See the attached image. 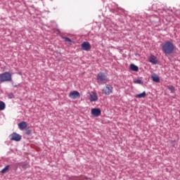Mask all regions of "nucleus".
Instances as JSON below:
<instances>
[{
	"label": "nucleus",
	"mask_w": 180,
	"mask_h": 180,
	"mask_svg": "<svg viewBox=\"0 0 180 180\" xmlns=\"http://www.w3.org/2000/svg\"><path fill=\"white\" fill-rule=\"evenodd\" d=\"M12 82V75L8 72L0 75V83Z\"/></svg>",
	"instance_id": "1"
},
{
	"label": "nucleus",
	"mask_w": 180,
	"mask_h": 180,
	"mask_svg": "<svg viewBox=\"0 0 180 180\" xmlns=\"http://www.w3.org/2000/svg\"><path fill=\"white\" fill-rule=\"evenodd\" d=\"M107 82H108V79L107 78V76L103 72H100L97 75V83L99 85L105 84Z\"/></svg>",
	"instance_id": "2"
},
{
	"label": "nucleus",
	"mask_w": 180,
	"mask_h": 180,
	"mask_svg": "<svg viewBox=\"0 0 180 180\" xmlns=\"http://www.w3.org/2000/svg\"><path fill=\"white\" fill-rule=\"evenodd\" d=\"M9 139L11 141L19 142L22 139V136L18 133L13 132L9 135Z\"/></svg>",
	"instance_id": "3"
},
{
	"label": "nucleus",
	"mask_w": 180,
	"mask_h": 180,
	"mask_svg": "<svg viewBox=\"0 0 180 180\" xmlns=\"http://www.w3.org/2000/svg\"><path fill=\"white\" fill-rule=\"evenodd\" d=\"M112 86L110 84H106L105 86L103 89V94L109 96L112 93Z\"/></svg>",
	"instance_id": "4"
},
{
	"label": "nucleus",
	"mask_w": 180,
	"mask_h": 180,
	"mask_svg": "<svg viewBox=\"0 0 180 180\" xmlns=\"http://www.w3.org/2000/svg\"><path fill=\"white\" fill-rule=\"evenodd\" d=\"M174 50V46H163L162 51L165 54H171L172 51Z\"/></svg>",
	"instance_id": "5"
},
{
	"label": "nucleus",
	"mask_w": 180,
	"mask_h": 180,
	"mask_svg": "<svg viewBox=\"0 0 180 180\" xmlns=\"http://www.w3.org/2000/svg\"><path fill=\"white\" fill-rule=\"evenodd\" d=\"M89 100L91 103L96 102L98 99V95L96 92L91 91L89 93Z\"/></svg>",
	"instance_id": "6"
},
{
	"label": "nucleus",
	"mask_w": 180,
	"mask_h": 180,
	"mask_svg": "<svg viewBox=\"0 0 180 180\" xmlns=\"http://www.w3.org/2000/svg\"><path fill=\"white\" fill-rule=\"evenodd\" d=\"M69 97H70V98L73 99V100L79 98H80L79 92H78L77 91H71L69 94Z\"/></svg>",
	"instance_id": "7"
},
{
	"label": "nucleus",
	"mask_w": 180,
	"mask_h": 180,
	"mask_svg": "<svg viewBox=\"0 0 180 180\" xmlns=\"http://www.w3.org/2000/svg\"><path fill=\"white\" fill-rule=\"evenodd\" d=\"M91 113L94 117H98L101 115V110L100 108H92Z\"/></svg>",
	"instance_id": "8"
},
{
	"label": "nucleus",
	"mask_w": 180,
	"mask_h": 180,
	"mask_svg": "<svg viewBox=\"0 0 180 180\" xmlns=\"http://www.w3.org/2000/svg\"><path fill=\"white\" fill-rule=\"evenodd\" d=\"M149 63H151L153 65H156V64H158V60L157 59V57H155L153 55H151L148 58Z\"/></svg>",
	"instance_id": "9"
},
{
	"label": "nucleus",
	"mask_w": 180,
	"mask_h": 180,
	"mask_svg": "<svg viewBox=\"0 0 180 180\" xmlns=\"http://www.w3.org/2000/svg\"><path fill=\"white\" fill-rule=\"evenodd\" d=\"M18 128L20 130H25L26 128H27V122H21L18 123Z\"/></svg>",
	"instance_id": "10"
},
{
	"label": "nucleus",
	"mask_w": 180,
	"mask_h": 180,
	"mask_svg": "<svg viewBox=\"0 0 180 180\" xmlns=\"http://www.w3.org/2000/svg\"><path fill=\"white\" fill-rule=\"evenodd\" d=\"M62 39H63V40L68 43V44H72V43H73L74 41V39L73 38H68L67 37H62Z\"/></svg>",
	"instance_id": "11"
},
{
	"label": "nucleus",
	"mask_w": 180,
	"mask_h": 180,
	"mask_svg": "<svg viewBox=\"0 0 180 180\" xmlns=\"http://www.w3.org/2000/svg\"><path fill=\"white\" fill-rule=\"evenodd\" d=\"M146 91H143L141 94L136 95L135 98H146Z\"/></svg>",
	"instance_id": "12"
},
{
	"label": "nucleus",
	"mask_w": 180,
	"mask_h": 180,
	"mask_svg": "<svg viewBox=\"0 0 180 180\" xmlns=\"http://www.w3.org/2000/svg\"><path fill=\"white\" fill-rule=\"evenodd\" d=\"M9 168H11V166L7 165L3 169L1 170V173L6 174V172H9Z\"/></svg>",
	"instance_id": "13"
},
{
	"label": "nucleus",
	"mask_w": 180,
	"mask_h": 180,
	"mask_svg": "<svg viewBox=\"0 0 180 180\" xmlns=\"http://www.w3.org/2000/svg\"><path fill=\"white\" fill-rule=\"evenodd\" d=\"M130 69L133 72H138L139 71V68L135 65L134 64H131L130 65Z\"/></svg>",
	"instance_id": "14"
},
{
	"label": "nucleus",
	"mask_w": 180,
	"mask_h": 180,
	"mask_svg": "<svg viewBox=\"0 0 180 180\" xmlns=\"http://www.w3.org/2000/svg\"><path fill=\"white\" fill-rule=\"evenodd\" d=\"M6 105L4 101H0V111H3L5 110Z\"/></svg>",
	"instance_id": "15"
},
{
	"label": "nucleus",
	"mask_w": 180,
	"mask_h": 180,
	"mask_svg": "<svg viewBox=\"0 0 180 180\" xmlns=\"http://www.w3.org/2000/svg\"><path fill=\"white\" fill-rule=\"evenodd\" d=\"M152 79L154 82L155 83H160V79L158 76L156 75H154V76H152Z\"/></svg>",
	"instance_id": "16"
},
{
	"label": "nucleus",
	"mask_w": 180,
	"mask_h": 180,
	"mask_svg": "<svg viewBox=\"0 0 180 180\" xmlns=\"http://www.w3.org/2000/svg\"><path fill=\"white\" fill-rule=\"evenodd\" d=\"M82 50L89 51V50H91V46H82Z\"/></svg>",
	"instance_id": "17"
},
{
	"label": "nucleus",
	"mask_w": 180,
	"mask_h": 180,
	"mask_svg": "<svg viewBox=\"0 0 180 180\" xmlns=\"http://www.w3.org/2000/svg\"><path fill=\"white\" fill-rule=\"evenodd\" d=\"M167 88H168V89H169L172 94L174 93V91H175L174 86H168Z\"/></svg>",
	"instance_id": "18"
},
{
	"label": "nucleus",
	"mask_w": 180,
	"mask_h": 180,
	"mask_svg": "<svg viewBox=\"0 0 180 180\" xmlns=\"http://www.w3.org/2000/svg\"><path fill=\"white\" fill-rule=\"evenodd\" d=\"M134 83L136 84H141V79L134 80Z\"/></svg>",
	"instance_id": "19"
},
{
	"label": "nucleus",
	"mask_w": 180,
	"mask_h": 180,
	"mask_svg": "<svg viewBox=\"0 0 180 180\" xmlns=\"http://www.w3.org/2000/svg\"><path fill=\"white\" fill-rule=\"evenodd\" d=\"M82 46H90L89 43L87 41H84L82 43Z\"/></svg>",
	"instance_id": "20"
},
{
	"label": "nucleus",
	"mask_w": 180,
	"mask_h": 180,
	"mask_svg": "<svg viewBox=\"0 0 180 180\" xmlns=\"http://www.w3.org/2000/svg\"><path fill=\"white\" fill-rule=\"evenodd\" d=\"M31 134H32L31 129H28V130L26 131V134L27 135H30Z\"/></svg>",
	"instance_id": "21"
},
{
	"label": "nucleus",
	"mask_w": 180,
	"mask_h": 180,
	"mask_svg": "<svg viewBox=\"0 0 180 180\" xmlns=\"http://www.w3.org/2000/svg\"><path fill=\"white\" fill-rule=\"evenodd\" d=\"M165 46H173L172 42L170 41H167L166 44H165Z\"/></svg>",
	"instance_id": "22"
},
{
	"label": "nucleus",
	"mask_w": 180,
	"mask_h": 180,
	"mask_svg": "<svg viewBox=\"0 0 180 180\" xmlns=\"http://www.w3.org/2000/svg\"><path fill=\"white\" fill-rule=\"evenodd\" d=\"M179 114H180V110H179Z\"/></svg>",
	"instance_id": "23"
}]
</instances>
